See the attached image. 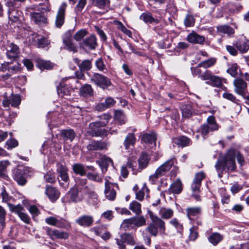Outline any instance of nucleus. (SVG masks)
Segmentation results:
<instances>
[{"label":"nucleus","instance_id":"obj_1","mask_svg":"<svg viewBox=\"0 0 249 249\" xmlns=\"http://www.w3.org/2000/svg\"><path fill=\"white\" fill-rule=\"evenodd\" d=\"M215 167L219 178H221L223 172H233L236 169V164L234 159V153L229 150L225 155L220 158L216 161Z\"/></svg>","mask_w":249,"mask_h":249},{"label":"nucleus","instance_id":"obj_2","mask_svg":"<svg viewBox=\"0 0 249 249\" xmlns=\"http://www.w3.org/2000/svg\"><path fill=\"white\" fill-rule=\"evenodd\" d=\"M100 117V121L91 123L89 124V133L92 136L103 137L108 133V131L102 127L108 124L111 116L109 114H104Z\"/></svg>","mask_w":249,"mask_h":249},{"label":"nucleus","instance_id":"obj_3","mask_svg":"<svg viewBox=\"0 0 249 249\" xmlns=\"http://www.w3.org/2000/svg\"><path fill=\"white\" fill-rule=\"evenodd\" d=\"M148 213L152 223L148 225L145 231L151 235L156 237L158 234L159 228L160 234H165V222L150 211L148 212Z\"/></svg>","mask_w":249,"mask_h":249},{"label":"nucleus","instance_id":"obj_4","mask_svg":"<svg viewBox=\"0 0 249 249\" xmlns=\"http://www.w3.org/2000/svg\"><path fill=\"white\" fill-rule=\"evenodd\" d=\"M50 10V7L46 8H40L37 6H32L26 9L28 14H29L31 19L37 24L45 23L47 22V17L44 12H48Z\"/></svg>","mask_w":249,"mask_h":249},{"label":"nucleus","instance_id":"obj_5","mask_svg":"<svg viewBox=\"0 0 249 249\" xmlns=\"http://www.w3.org/2000/svg\"><path fill=\"white\" fill-rule=\"evenodd\" d=\"M175 162V160L174 159H170L164 162L156 169L153 175L149 177L150 180L154 181V178L157 179L161 176L166 175L174 165Z\"/></svg>","mask_w":249,"mask_h":249},{"label":"nucleus","instance_id":"obj_6","mask_svg":"<svg viewBox=\"0 0 249 249\" xmlns=\"http://www.w3.org/2000/svg\"><path fill=\"white\" fill-rule=\"evenodd\" d=\"M31 168L20 166L14 171V178L20 185H24L26 182V176H30Z\"/></svg>","mask_w":249,"mask_h":249},{"label":"nucleus","instance_id":"obj_7","mask_svg":"<svg viewBox=\"0 0 249 249\" xmlns=\"http://www.w3.org/2000/svg\"><path fill=\"white\" fill-rule=\"evenodd\" d=\"M200 78L203 80H209L210 82H206L207 84H210L213 87L220 88L222 86V79L212 74L210 71H206L200 76Z\"/></svg>","mask_w":249,"mask_h":249},{"label":"nucleus","instance_id":"obj_8","mask_svg":"<svg viewBox=\"0 0 249 249\" xmlns=\"http://www.w3.org/2000/svg\"><path fill=\"white\" fill-rule=\"evenodd\" d=\"M83 188H71L68 193L67 195L70 197V200L72 202H79L84 199L85 191L83 190Z\"/></svg>","mask_w":249,"mask_h":249},{"label":"nucleus","instance_id":"obj_9","mask_svg":"<svg viewBox=\"0 0 249 249\" xmlns=\"http://www.w3.org/2000/svg\"><path fill=\"white\" fill-rule=\"evenodd\" d=\"M91 80L96 85L104 89L107 88L111 84L109 78L98 73H94L91 78Z\"/></svg>","mask_w":249,"mask_h":249},{"label":"nucleus","instance_id":"obj_10","mask_svg":"<svg viewBox=\"0 0 249 249\" xmlns=\"http://www.w3.org/2000/svg\"><path fill=\"white\" fill-rule=\"evenodd\" d=\"M7 51L6 55L7 57L12 61L18 57L19 53V47L13 42L7 41L4 45Z\"/></svg>","mask_w":249,"mask_h":249},{"label":"nucleus","instance_id":"obj_11","mask_svg":"<svg viewBox=\"0 0 249 249\" xmlns=\"http://www.w3.org/2000/svg\"><path fill=\"white\" fill-rule=\"evenodd\" d=\"M67 7V3L63 2L58 8L55 19V25L57 28H60L64 23Z\"/></svg>","mask_w":249,"mask_h":249},{"label":"nucleus","instance_id":"obj_12","mask_svg":"<svg viewBox=\"0 0 249 249\" xmlns=\"http://www.w3.org/2000/svg\"><path fill=\"white\" fill-rule=\"evenodd\" d=\"M104 193L106 198L109 200H114L116 196L114 188L117 187V184L112 183L106 179Z\"/></svg>","mask_w":249,"mask_h":249},{"label":"nucleus","instance_id":"obj_13","mask_svg":"<svg viewBox=\"0 0 249 249\" xmlns=\"http://www.w3.org/2000/svg\"><path fill=\"white\" fill-rule=\"evenodd\" d=\"M21 99L18 94H12L9 97H5L2 100V105L5 107H9L11 105L13 107H17L20 104Z\"/></svg>","mask_w":249,"mask_h":249},{"label":"nucleus","instance_id":"obj_14","mask_svg":"<svg viewBox=\"0 0 249 249\" xmlns=\"http://www.w3.org/2000/svg\"><path fill=\"white\" fill-rule=\"evenodd\" d=\"M83 190L85 191V195L88 196V200L89 203L95 205L100 202L98 195L91 187H84Z\"/></svg>","mask_w":249,"mask_h":249},{"label":"nucleus","instance_id":"obj_15","mask_svg":"<svg viewBox=\"0 0 249 249\" xmlns=\"http://www.w3.org/2000/svg\"><path fill=\"white\" fill-rule=\"evenodd\" d=\"M235 92L240 95L244 96L247 88V84L242 79H236L233 81Z\"/></svg>","mask_w":249,"mask_h":249},{"label":"nucleus","instance_id":"obj_16","mask_svg":"<svg viewBox=\"0 0 249 249\" xmlns=\"http://www.w3.org/2000/svg\"><path fill=\"white\" fill-rule=\"evenodd\" d=\"M97 45V39L94 35H91L89 37L83 40L81 44L83 48L89 50L95 49Z\"/></svg>","mask_w":249,"mask_h":249},{"label":"nucleus","instance_id":"obj_17","mask_svg":"<svg viewBox=\"0 0 249 249\" xmlns=\"http://www.w3.org/2000/svg\"><path fill=\"white\" fill-rule=\"evenodd\" d=\"M94 221L93 218L89 215H83L75 220V222L79 225L84 227L91 226Z\"/></svg>","mask_w":249,"mask_h":249},{"label":"nucleus","instance_id":"obj_18","mask_svg":"<svg viewBox=\"0 0 249 249\" xmlns=\"http://www.w3.org/2000/svg\"><path fill=\"white\" fill-rule=\"evenodd\" d=\"M108 145L105 142L92 141L87 145V148L89 151L102 150L107 149Z\"/></svg>","mask_w":249,"mask_h":249},{"label":"nucleus","instance_id":"obj_19","mask_svg":"<svg viewBox=\"0 0 249 249\" xmlns=\"http://www.w3.org/2000/svg\"><path fill=\"white\" fill-rule=\"evenodd\" d=\"M47 233L53 239L55 238L66 239L69 236L68 233L66 232L61 231L57 230H53L49 228L47 229Z\"/></svg>","mask_w":249,"mask_h":249},{"label":"nucleus","instance_id":"obj_20","mask_svg":"<svg viewBox=\"0 0 249 249\" xmlns=\"http://www.w3.org/2000/svg\"><path fill=\"white\" fill-rule=\"evenodd\" d=\"M45 221L47 224L58 228H65L66 227L65 221L62 219H58L55 217L50 216L45 218Z\"/></svg>","mask_w":249,"mask_h":249},{"label":"nucleus","instance_id":"obj_21","mask_svg":"<svg viewBox=\"0 0 249 249\" xmlns=\"http://www.w3.org/2000/svg\"><path fill=\"white\" fill-rule=\"evenodd\" d=\"M8 17L10 20L13 22H17L21 20L22 18V12L14 7H9Z\"/></svg>","mask_w":249,"mask_h":249},{"label":"nucleus","instance_id":"obj_22","mask_svg":"<svg viewBox=\"0 0 249 249\" xmlns=\"http://www.w3.org/2000/svg\"><path fill=\"white\" fill-rule=\"evenodd\" d=\"M186 212L187 217L194 225L195 220L193 217L196 216L201 213V208L200 207H189L186 209Z\"/></svg>","mask_w":249,"mask_h":249},{"label":"nucleus","instance_id":"obj_23","mask_svg":"<svg viewBox=\"0 0 249 249\" xmlns=\"http://www.w3.org/2000/svg\"><path fill=\"white\" fill-rule=\"evenodd\" d=\"M187 40L192 43L202 44L205 41V37L193 32L188 35Z\"/></svg>","mask_w":249,"mask_h":249},{"label":"nucleus","instance_id":"obj_24","mask_svg":"<svg viewBox=\"0 0 249 249\" xmlns=\"http://www.w3.org/2000/svg\"><path fill=\"white\" fill-rule=\"evenodd\" d=\"M115 103V101L111 97L106 99L105 102L98 104L96 106V109L98 111H103L107 108L113 106Z\"/></svg>","mask_w":249,"mask_h":249},{"label":"nucleus","instance_id":"obj_25","mask_svg":"<svg viewBox=\"0 0 249 249\" xmlns=\"http://www.w3.org/2000/svg\"><path fill=\"white\" fill-rule=\"evenodd\" d=\"M46 194L53 202L57 200L59 196V192L55 188L52 187H47Z\"/></svg>","mask_w":249,"mask_h":249},{"label":"nucleus","instance_id":"obj_26","mask_svg":"<svg viewBox=\"0 0 249 249\" xmlns=\"http://www.w3.org/2000/svg\"><path fill=\"white\" fill-rule=\"evenodd\" d=\"M149 190L146 186V183L143 184L142 187L138 192L135 193L136 198L139 201H142L146 195V197H149Z\"/></svg>","mask_w":249,"mask_h":249},{"label":"nucleus","instance_id":"obj_27","mask_svg":"<svg viewBox=\"0 0 249 249\" xmlns=\"http://www.w3.org/2000/svg\"><path fill=\"white\" fill-rule=\"evenodd\" d=\"M98 162L103 173L107 171L108 165L112 163V160L106 156L103 157Z\"/></svg>","mask_w":249,"mask_h":249},{"label":"nucleus","instance_id":"obj_28","mask_svg":"<svg viewBox=\"0 0 249 249\" xmlns=\"http://www.w3.org/2000/svg\"><path fill=\"white\" fill-rule=\"evenodd\" d=\"M182 183L180 180L178 179L174 182L170 186L169 192L174 194H179L182 191Z\"/></svg>","mask_w":249,"mask_h":249},{"label":"nucleus","instance_id":"obj_29","mask_svg":"<svg viewBox=\"0 0 249 249\" xmlns=\"http://www.w3.org/2000/svg\"><path fill=\"white\" fill-rule=\"evenodd\" d=\"M223 238V236L218 232H213L208 237V241L214 246L218 244Z\"/></svg>","mask_w":249,"mask_h":249},{"label":"nucleus","instance_id":"obj_30","mask_svg":"<svg viewBox=\"0 0 249 249\" xmlns=\"http://www.w3.org/2000/svg\"><path fill=\"white\" fill-rule=\"evenodd\" d=\"M236 46L241 53H246L249 49V41L246 39L240 40L237 42Z\"/></svg>","mask_w":249,"mask_h":249},{"label":"nucleus","instance_id":"obj_31","mask_svg":"<svg viewBox=\"0 0 249 249\" xmlns=\"http://www.w3.org/2000/svg\"><path fill=\"white\" fill-rule=\"evenodd\" d=\"M57 171L59 173V177L65 182H67L69 180V177L67 169L62 165L59 164L57 166Z\"/></svg>","mask_w":249,"mask_h":249},{"label":"nucleus","instance_id":"obj_32","mask_svg":"<svg viewBox=\"0 0 249 249\" xmlns=\"http://www.w3.org/2000/svg\"><path fill=\"white\" fill-rule=\"evenodd\" d=\"M140 18L146 23H158L159 22V20L154 18L150 13H142Z\"/></svg>","mask_w":249,"mask_h":249},{"label":"nucleus","instance_id":"obj_33","mask_svg":"<svg viewBox=\"0 0 249 249\" xmlns=\"http://www.w3.org/2000/svg\"><path fill=\"white\" fill-rule=\"evenodd\" d=\"M156 139V134L153 132L150 133L144 134L142 137V141L151 144L154 143V144H155Z\"/></svg>","mask_w":249,"mask_h":249},{"label":"nucleus","instance_id":"obj_34","mask_svg":"<svg viewBox=\"0 0 249 249\" xmlns=\"http://www.w3.org/2000/svg\"><path fill=\"white\" fill-rule=\"evenodd\" d=\"M136 142V138L133 133H129L125 138L124 142V146L126 149H128L131 146H133Z\"/></svg>","mask_w":249,"mask_h":249},{"label":"nucleus","instance_id":"obj_35","mask_svg":"<svg viewBox=\"0 0 249 249\" xmlns=\"http://www.w3.org/2000/svg\"><path fill=\"white\" fill-rule=\"evenodd\" d=\"M93 92L91 86L89 84H85L82 86L80 90V95L83 97L91 96L93 94Z\"/></svg>","mask_w":249,"mask_h":249},{"label":"nucleus","instance_id":"obj_36","mask_svg":"<svg viewBox=\"0 0 249 249\" xmlns=\"http://www.w3.org/2000/svg\"><path fill=\"white\" fill-rule=\"evenodd\" d=\"M61 135L64 138V140L66 141L69 140L71 142L74 139L75 134L72 129H65L61 131Z\"/></svg>","mask_w":249,"mask_h":249},{"label":"nucleus","instance_id":"obj_37","mask_svg":"<svg viewBox=\"0 0 249 249\" xmlns=\"http://www.w3.org/2000/svg\"><path fill=\"white\" fill-rule=\"evenodd\" d=\"M74 61L78 65L80 69L82 71H88L91 68V63L89 60H83L81 63H79L80 60L78 58H75Z\"/></svg>","mask_w":249,"mask_h":249},{"label":"nucleus","instance_id":"obj_38","mask_svg":"<svg viewBox=\"0 0 249 249\" xmlns=\"http://www.w3.org/2000/svg\"><path fill=\"white\" fill-rule=\"evenodd\" d=\"M159 214L162 218L168 219L173 216L174 212L171 209L162 207L160 210Z\"/></svg>","mask_w":249,"mask_h":249},{"label":"nucleus","instance_id":"obj_39","mask_svg":"<svg viewBox=\"0 0 249 249\" xmlns=\"http://www.w3.org/2000/svg\"><path fill=\"white\" fill-rule=\"evenodd\" d=\"M72 169L75 174L80 176H84L87 171L85 167L83 164L79 163L74 164L72 166Z\"/></svg>","mask_w":249,"mask_h":249},{"label":"nucleus","instance_id":"obj_40","mask_svg":"<svg viewBox=\"0 0 249 249\" xmlns=\"http://www.w3.org/2000/svg\"><path fill=\"white\" fill-rule=\"evenodd\" d=\"M182 115L184 118H189L191 116L194 111L192 107L190 104L184 105L181 107Z\"/></svg>","mask_w":249,"mask_h":249},{"label":"nucleus","instance_id":"obj_41","mask_svg":"<svg viewBox=\"0 0 249 249\" xmlns=\"http://www.w3.org/2000/svg\"><path fill=\"white\" fill-rule=\"evenodd\" d=\"M37 66L40 70H50L53 67L54 64L50 61L40 60L37 63Z\"/></svg>","mask_w":249,"mask_h":249},{"label":"nucleus","instance_id":"obj_42","mask_svg":"<svg viewBox=\"0 0 249 249\" xmlns=\"http://www.w3.org/2000/svg\"><path fill=\"white\" fill-rule=\"evenodd\" d=\"M129 208L136 214H140L142 213L141 204L135 200L130 203Z\"/></svg>","mask_w":249,"mask_h":249},{"label":"nucleus","instance_id":"obj_43","mask_svg":"<svg viewBox=\"0 0 249 249\" xmlns=\"http://www.w3.org/2000/svg\"><path fill=\"white\" fill-rule=\"evenodd\" d=\"M174 142L181 146H185L189 144L190 140L184 136H181L173 140Z\"/></svg>","mask_w":249,"mask_h":249},{"label":"nucleus","instance_id":"obj_44","mask_svg":"<svg viewBox=\"0 0 249 249\" xmlns=\"http://www.w3.org/2000/svg\"><path fill=\"white\" fill-rule=\"evenodd\" d=\"M121 227L125 231L130 229H135L133 218L124 219L121 224Z\"/></svg>","mask_w":249,"mask_h":249},{"label":"nucleus","instance_id":"obj_45","mask_svg":"<svg viewBox=\"0 0 249 249\" xmlns=\"http://www.w3.org/2000/svg\"><path fill=\"white\" fill-rule=\"evenodd\" d=\"M216 61L214 58H211L207 60L203 61L198 64V66L207 69L213 66Z\"/></svg>","mask_w":249,"mask_h":249},{"label":"nucleus","instance_id":"obj_46","mask_svg":"<svg viewBox=\"0 0 249 249\" xmlns=\"http://www.w3.org/2000/svg\"><path fill=\"white\" fill-rule=\"evenodd\" d=\"M135 228L141 227L146 224V220L142 216L133 217Z\"/></svg>","mask_w":249,"mask_h":249},{"label":"nucleus","instance_id":"obj_47","mask_svg":"<svg viewBox=\"0 0 249 249\" xmlns=\"http://www.w3.org/2000/svg\"><path fill=\"white\" fill-rule=\"evenodd\" d=\"M8 207L11 212L15 213L18 214V215L19 213L22 212L24 210L23 207L21 204L15 205L11 203H8Z\"/></svg>","mask_w":249,"mask_h":249},{"label":"nucleus","instance_id":"obj_48","mask_svg":"<svg viewBox=\"0 0 249 249\" xmlns=\"http://www.w3.org/2000/svg\"><path fill=\"white\" fill-rule=\"evenodd\" d=\"M70 91L69 88L62 85H60L57 88V93L59 96L63 97L64 95H68L70 94Z\"/></svg>","mask_w":249,"mask_h":249},{"label":"nucleus","instance_id":"obj_49","mask_svg":"<svg viewBox=\"0 0 249 249\" xmlns=\"http://www.w3.org/2000/svg\"><path fill=\"white\" fill-rule=\"evenodd\" d=\"M149 162V158L146 154H142L141 156L139 159V164L140 167L141 168H145Z\"/></svg>","mask_w":249,"mask_h":249},{"label":"nucleus","instance_id":"obj_50","mask_svg":"<svg viewBox=\"0 0 249 249\" xmlns=\"http://www.w3.org/2000/svg\"><path fill=\"white\" fill-rule=\"evenodd\" d=\"M115 24L119 30L126 34L128 36H131V32L130 30L127 29L121 22L119 21H115Z\"/></svg>","mask_w":249,"mask_h":249},{"label":"nucleus","instance_id":"obj_51","mask_svg":"<svg viewBox=\"0 0 249 249\" xmlns=\"http://www.w3.org/2000/svg\"><path fill=\"white\" fill-rule=\"evenodd\" d=\"M230 150L231 151H232L233 153H234V159H235V158L236 157L238 163L241 166L244 165L245 163V160L243 155H242L241 153L236 149H231Z\"/></svg>","mask_w":249,"mask_h":249},{"label":"nucleus","instance_id":"obj_52","mask_svg":"<svg viewBox=\"0 0 249 249\" xmlns=\"http://www.w3.org/2000/svg\"><path fill=\"white\" fill-rule=\"evenodd\" d=\"M63 42L65 44V48L67 49V50H69L70 51H71L73 52H77V48L74 46V45L72 43L71 41L69 39H65L64 38L63 39Z\"/></svg>","mask_w":249,"mask_h":249},{"label":"nucleus","instance_id":"obj_53","mask_svg":"<svg viewBox=\"0 0 249 249\" xmlns=\"http://www.w3.org/2000/svg\"><path fill=\"white\" fill-rule=\"evenodd\" d=\"M87 176L89 180L99 182L102 181V176L99 175L98 173H89L87 174Z\"/></svg>","mask_w":249,"mask_h":249},{"label":"nucleus","instance_id":"obj_54","mask_svg":"<svg viewBox=\"0 0 249 249\" xmlns=\"http://www.w3.org/2000/svg\"><path fill=\"white\" fill-rule=\"evenodd\" d=\"M217 30L220 33L227 34L228 35H231L234 33L233 29L227 25L220 26L218 27Z\"/></svg>","mask_w":249,"mask_h":249},{"label":"nucleus","instance_id":"obj_55","mask_svg":"<svg viewBox=\"0 0 249 249\" xmlns=\"http://www.w3.org/2000/svg\"><path fill=\"white\" fill-rule=\"evenodd\" d=\"M1 196L2 197V201L3 202L6 203L7 204L10 203L9 202L14 199L6 192L5 189L4 187L2 188V191L1 192Z\"/></svg>","mask_w":249,"mask_h":249},{"label":"nucleus","instance_id":"obj_56","mask_svg":"<svg viewBox=\"0 0 249 249\" xmlns=\"http://www.w3.org/2000/svg\"><path fill=\"white\" fill-rule=\"evenodd\" d=\"M87 34L88 32L85 29H81L74 34L73 37L75 40L79 41L83 39Z\"/></svg>","mask_w":249,"mask_h":249},{"label":"nucleus","instance_id":"obj_57","mask_svg":"<svg viewBox=\"0 0 249 249\" xmlns=\"http://www.w3.org/2000/svg\"><path fill=\"white\" fill-rule=\"evenodd\" d=\"M122 237L125 243L131 245H134L135 244L134 238L131 234L125 233L122 234Z\"/></svg>","mask_w":249,"mask_h":249},{"label":"nucleus","instance_id":"obj_58","mask_svg":"<svg viewBox=\"0 0 249 249\" xmlns=\"http://www.w3.org/2000/svg\"><path fill=\"white\" fill-rule=\"evenodd\" d=\"M76 185L74 187L75 188H84V187H89L86 185L87 183V179L86 178H77L75 179Z\"/></svg>","mask_w":249,"mask_h":249},{"label":"nucleus","instance_id":"obj_59","mask_svg":"<svg viewBox=\"0 0 249 249\" xmlns=\"http://www.w3.org/2000/svg\"><path fill=\"white\" fill-rule=\"evenodd\" d=\"M207 125H209L211 127V131H214L218 129V126L217 124L215 123V118L213 116H209L207 119Z\"/></svg>","mask_w":249,"mask_h":249},{"label":"nucleus","instance_id":"obj_60","mask_svg":"<svg viewBox=\"0 0 249 249\" xmlns=\"http://www.w3.org/2000/svg\"><path fill=\"white\" fill-rule=\"evenodd\" d=\"M169 223L177 230L178 232L181 233L183 230V226L176 218L171 220Z\"/></svg>","mask_w":249,"mask_h":249},{"label":"nucleus","instance_id":"obj_61","mask_svg":"<svg viewBox=\"0 0 249 249\" xmlns=\"http://www.w3.org/2000/svg\"><path fill=\"white\" fill-rule=\"evenodd\" d=\"M87 3V0H79L75 8V11L77 14H80Z\"/></svg>","mask_w":249,"mask_h":249},{"label":"nucleus","instance_id":"obj_62","mask_svg":"<svg viewBox=\"0 0 249 249\" xmlns=\"http://www.w3.org/2000/svg\"><path fill=\"white\" fill-rule=\"evenodd\" d=\"M10 165L8 160H2L0 161V176H3L6 170L7 167Z\"/></svg>","mask_w":249,"mask_h":249},{"label":"nucleus","instance_id":"obj_63","mask_svg":"<svg viewBox=\"0 0 249 249\" xmlns=\"http://www.w3.org/2000/svg\"><path fill=\"white\" fill-rule=\"evenodd\" d=\"M227 72L232 76L235 77L238 74V66L237 64H233L227 70Z\"/></svg>","mask_w":249,"mask_h":249},{"label":"nucleus","instance_id":"obj_64","mask_svg":"<svg viewBox=\"0 0 249 249\" xmlns=\"http://www.w3.org/2000/svg\"><path fill=\"white\" fill-rule=\"evenodd\" d=\"M137 166V162L136 160H128L126 166L129 168L131 169L133 171V174H135L137 173L136 167Z\"/></svg>","mask_w":249,"mask_h":249}]
</instances>
